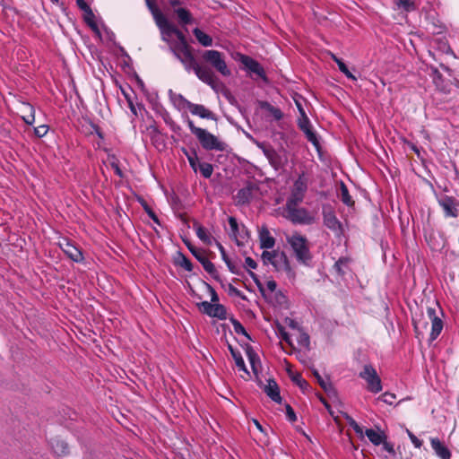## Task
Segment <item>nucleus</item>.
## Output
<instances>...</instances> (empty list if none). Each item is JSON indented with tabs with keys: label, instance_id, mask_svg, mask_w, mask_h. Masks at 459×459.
Segmentation results:
<instances>
[{
	"label": "nucleus",
	"instance_id": "nucleus-1",
	"mask_svg": "<svg viewBox=\"0 0 459 459\" xmlns=\"http://www.w3.org/2000/svg\"><path fill=\"white\" fill-rule=\"evenodd\" d=\"M287 243L290 245L293 255L298 263L309 265L313 259L310 251V245L307 237L299 232H294L286 238Z\"/></svg>",
	"mask_w": 459,
	"mask_h": 459
},
{
	"label": "nucleus",
	"instance_id": "nucleus-2",
	"mask_svg": "<svg viewBox=\"0 0 459 459\" xmlns=\"http://www.w3.org/2000/svg\"><path fill=\"white\" fill-rule=\"evenodd\" d=\"M187 126L190 132L196 137L201 146L206 151H224L225 143L219 140L217 136L207 130L196 126L194 122L188 118Z\"/></svg>",
	"mask_w": 459,
	"mask_h": 459
},
{
	"label": "nucleus",
	"instance_id": "nucleus-3",
	"mask_svg": "<svg viewBox=\"0 0 459 459\" xmlns=\"http://www.w3.org/2000/svg\"><path fill=\"white\" fill-rule=\"evenodd\" d=\"M201 60L203 65L215 70L222 76L229 77L231 75V71L227 65L223 53L215 49L204 50L201 54Z\"/></svg>",
	"mask_w": 459,
	"mask_h": 459
},
{
	"label": "nucleus",
	"instance_id": "nucleus-4",
	"mask_svg": "<svg viewBox=\"0 0 459 459\" xmlns=\"http://www.w3.org/2000/svg\"><path fill=\"white\" fill-rule=\"evenodd\" d=\"M184 69L187 73L194 72L196 77L204 83L209 85L211 88L215 89L218 83V78L214 72L202 62L199 63L195 58L194 61H190L183 65Z\"/></svg>",
	"mask_w": 459,
	"mask_h": 459
},
{
	"label": "nucleus",
	"instance_id": "nucleus-5",
	"mask_svg": "<svg viewBox=\"0 0 459 459\" xmlns=\"http://www.w3.org/2000/svg\"><path fill=\"white\" fill-rule=\"evenodd\" d=\"M257 147L263 152L270 165L275 170L283 169L288 163L287 156L280 154L272 145L265 143H258Z\"/></svg>",
	"mask_w": 459,
	"mask_h": 459
},
{
	"label": "nucleus",
	"instance_id": "nucleus-6",
	"mask_svg": "<svg viewBox=\"0 0 459 459\" xmlns=\"http://www.w3.org/2000/svg\"><path fill=\"white\" fill-rule=\"evenodd\" d=\"M184 243L187 247L191 254L198 260L203 265L204 269L216 281L220 280V275L215 268L213 263H212L205 255V251L199 249L191 244L189 240L183 239Z\"/></svg>",
	"mask_w": 459,
	"mask_h": 459
},
{
	"label": "nucleus",
	"instance_id": "nucleus-7",
	"mask_svg": "<svg viewBox=\"0 0 459 459\" xmlns=\"http://www.w3.org/2000/svg\"><path fill=\"white\" fill-rule=\"evenodd\" d=\"M359 377L364 379L367 383V389L374 394H377L382 391L381 378L377 375L376 368L370 365H365L363 370L359 374Z\"/></svg>",
	"mask_w": 459,
	"mask_h": 459
},
{
	"label": "nucleus",
	"instance_id": "nucleus-8",
	"mask_svg": "<svg viewBox=\"0 0 459 459\" xmlns=\"http://www.w3.org/2000/svg\"><path fill=\"white\" fill-rule=\"evenodd\" d=\"M445 218H457L459 216V201L453 196L442 195L437 199Z\"/></svg>",
	"mask_w": 459,
	"mask_h": 459
},
{
	"label": "nucleus",
	"instance_id": "nucleus-9",
	"mask_svg": "<svg viewBox=\"0 0 459 459\" xmlns=\"http://www.w3.org/2000/svg\"><path fill=\"white\" fill-rule=\"evenodd\" d=\"M322 214L324 225L332 230L336 237L340 238L342 236L344 232L343 227L334 212L331 208H324Z\"/></svg>",
	"mask_w": 459,
	"mask_h": 459
},
{
	"label": "nucleus",
	"instance_id": "nucleus-10",
	"mask_svg": "<svg viewBox=\"0 0 459 459\" xmlns=\"http://www.w3.org/2000/svg\"><path fill=\"white\" fill-rule=\"evenodd\" d=\"M286 218L294 224H312L314 218L309 214L307 209L293 207L285 209Z\"/></svg>",
	"mask_w": 459,
	"mask_h": 459
},
{
	"label": "nucleus",
	"instance_id": "nucleus-11",
	"mask_svg": "<svg viewBox=\"0 0 459 459\" xmlns=\"http://www.w3.org/2000/svg\"><path fill=\"white\" fill-rule=\"evenodd\" d=\"M58 246L62 251L74 262L82 263L84 260L83 254L80 248L66 238H62L58 241Z\"/></svg>",
	"mask_w": 459,
	"mask_h": 459
},
{
	"label": "nucleus",
	"instance_id": "nucleus-12",
	"mask_svg": "<svg viewBox=\"0 0 459 459\" xmlns=\"http://www.w3.org/2000/svg\"><path fill=\"white\" fill-rule=\"evenodd\" d=\"M298 126L305 134L307 141L316 148H319L320 144L316 134L313 131L310 120L306 113H303V117L298 119Z\"/></svg>",
	"mask_w": 459,
	"mask_h": 459
},
{
	"label": "nucleus",
	"instance_id": "nucleus-13",
	"mask_svg": "<svg viewBox=\"0 0 459 459\" xmlns=\"http://www.w3.org/2000/svg\"><path fill=\"white\" fill-rule=\"evenodd\" d=\"M239 61L249 73L255 74L260 78L266 80L264 69L255 59L247 55H240Z\"/></svg>",
	"mask_w": 459,
	"mask_h": 459
},
{
	"label": "nucleus",
	"instance_id": "nucleus-14",
	"mask_svg": "<svg viewBox=\"0 0 459 459\" xmlns=\"http://www.w3.org/2000/svg\"><path fill=\"white\" fill-rule=\"evenodd\" d=\"M427 314L429 318L431 320V333L430 340L434 341L437 338L443 329V322L437 316V311L434 307H428Z\"/></svg>",
	"mask_w": 459,
	"mask_h": 459
},
{
	"label": "nucleus",
	"instance_id": "nucleus-15",
	"mask_svg": "<svg viewBox=\"0 0 459 459\" xmlns=\"http://www.w3.org/2000/svg\"><path fill=\"white\" fill-rule=\"evenodd\" d=\"M262 260L264 264H272L276 270H279L278 266V259L282 260L286 264H288V258L284 252L281 254L278 251H268L264 250L262 253Z\"/></svg>",
	"mask_w": 459,
	"mask_h": 459
},
{
	"label": "nucleus",
	"instance_id": "nucleus-16",
	"mask_svg": "<svg viewBox=\"0 0 459 459\" xmlns=\"http://www.w3.org/2000/svg\"><path fill=\"white\" fill-rule=\"evenodd\" d=\"M193 116H196L203 119L217 121V116L204 105L192 103L188 108Z\"/></svg>",
	"mask_w": 459,
	"mask_h": 459
},
{
	"label": "nucleus",
	"instance_id": "nucleus-17",
	"mask_svg": "<svg viewBox=\"0 0 459 459\" xmlns=\"http://www.w3.org/2000/svg\"><path fill=\"white\" fill-rule=\"evenodd\" d=\"M260 248L270 249L275 245V238L271 235L268 228L263 225L258 231Z\"/></svg>",
	"mask_w": 459,
	"mask_h": 459
},
{
	"label": "nucleus",
	"instance_id": "nucleus-18",
	"mask_svg": "<svg viewBox=\"0 0 459 459\" xmlns=\"http://www.w3.org/2000/svg\"><path fill=\"white\" fill-rule=\"evenodd\" d=\"M264 392L266 394V395L273 402L277 403H281V396L280 394V388L277 384V382L270 378L267 380V384L264 386Z\"/></svg>",
	"mask_w": 459,
	"mask_h": 459
},
{
	"label": "nucleus",
	"instance_id": "nucleus-19",
	"mask_svg": "<svg viewBox=\"0 0 459 459\" xmlns=\"http://www.w3.org/2000/svg\"><path fill=\"white\" fill-rule=\"evenodd\" d=\"M431 447L435 454L441 459H450L452 455L450 450L444 445L438 437L430 438Z\"/></svg>",
	"mask_w": 459,
	"mask_h": 459
},
{
	"label": "nucleus",
	"instance_id": "nucleus-20",
	"mask_svg": "<svg viewBox=\"0 0 459 459\" xmlns=\"http://www.w3.org/2000/svg\"><path fill=\"white\" fill-rule=\"evenodd\" d=\"M171 34H174L179 43L172 48H170V49H185V48H191V46L188 44L187 40H186V38L185 36V34L180 30H178L175 25H173L170 30L167 32V35L170 36Z\"/></svg>",
	"mask_w": 459,
	"mask_h": 459
},
{
	"label": "nucleus",
	"instance_id": "nucleus-21",
	"mask_svg": "<svg viewBox=\"0 0 459 459\" xmlns=\"http://www.w3.org/2000/svg\"><path fill=\"white\" fill-rule=\"evenodd\" d=\"M307 190V178L305 172L299 175L298 178L294 181L291 192L305 196Z\"/></svg>",
	"mask_w": 459,
	"mask_h": 459
},
{
	"label": "nucleus",
	"instance_id": "nucleus-22",
	"mask_svg": "<svg viewBox=\"0 0 459 459\" xmlns=\"http://www.w3.org/2000/svg\"><path fill=\"white\" fill-rule=\"evenodd\" d=\"M172 53L175 57L182 64V65L190 61H194L195 58L193 54L192 47L185 49H172Z\"/></svg>",
	"mask_w": 459,
	"mask_h": 459
},
{
	"label": "nucleus",
	"instance_id": "nucleus-23",
	"mask_svg": "<svg viewBox=\"0 0 459 459\" xmlns=\"http://www.w3.org/2000/svg\"><path fill=\"white\" fill-rule=\"evenodd\" d=\"M157 26L160 28L162 33L167 34V32L170 30V28L173 26L167 17L161 13L160 10L156 11L155 13H152Z\"/></svg>",
	"mask_w": 459,
	"mask_h": 459
},
{
	"label": "nucleus",
	"instance_id": "nucleus-24",
	"mask_svg": "<svg viewBox=\"0 0 459 459\" xmlns=\"http://www.w3.org/2000/svg\"><path fill=\"white\" fill-rule=\"evenodd\" d=\"M193 227L198 238L205 245L210 246L212 242V237L208 230L199 222L195 221Z\"/></svg>",
	"mask_w": 459,
	"mask_h": 459
},
{
	"label": "nucleus",
	"instance_id": "nucleus-25",
	"mask_svg": "<svg viewBox=\"0 0 459 459\" xmlns=\"http://www.w3.org/2000/svg\"><path fill=\"white\" fill-rule=\"evenodd\" d=\"M169 95L171 101L177 106L178 108H189L193 102L189 101L186 99L182 94H177L173 92L172 90L169 91Z\"/></svg>",
	"mask_w": 459,
	"mask_h": 459
},
{
	"label": "nucleus",
	"instance_id": "nucleus-26",
	"mask_svg": "<svg viewBox=\"0 0 459 459\" xmlns=\"http://www.w3.org/2000/svg\"><path fill=\"white\" fill-rule=\"evenodd\" d=\"M365 435L368 438V440L375 446L381 445L385 439L386 436L383 432L377 431L373 429H367L365 430Z\"/></svg>",
	"mask_w": 459,
	"mask_h": 459
},
{
	"label": "nucleus",
	"instance_id": "nucleus-27",
	"mask_svg": "<svg viewBox=\"0 0 459 459\" xmlns=\"http://www.w3.org/2000/svg\"><path fill=\"white\" fill-rule=\"evenodd\" d=\"M228 348L235 360L238 369L242 370L245 374L249 376V372L247 371V369L246 368L245 361L242 358L240 351H238L237 349L233 348L232 345H230V344L228 345Z\"/></svg>",
	"mask_w": 459,
	"mask_h": 459
},
{
	"label": "nucleus",
	"instance_id": "nucleus-28",
	"mask_svg": "<svg viewBox=\"0 0 459 459\" xmlns=\"http://www.w3.org/2000/svg\"><path fill=\"white\" fill-rule=\"evenodd\" d=\"M22 120L27 125H33L35 122V109L30 103H22Z\"/></svg>",
	"mask_w": 459,
	"mask_h": 459
},
{
	"label": "nucleus",
	"instance_id": "nucleus-29",
	"mask_svg": "<svg viewBox=\"0 0 459 459\" xmlns=\"http://www.w3.org/2000/svg\"><path fill=\"white\" fill-rule=\"evenodd\" d=\"M174 13L178 16L179 24L184 26L193 22V16L187 9L179 7L175 9Z\"/></svg>",
	"mask_w": 459,
	"mask_h": 459
},
{
	"label": "nucleus",
	"instance_id": "nucleus-30",
	"mask_svg": "<svg viewBox=\"0 0 459 459\" xmlns=\"http://www.w3.org/2000/svg\"><path fill=\"white\" fill-rule=\"evenodd\" d=\"M253 187L251 186L243 187L239 189L237 193L236 198L238 200V204H248L252 199Z\"/></svg>",
	"mask_w": 459,
	"mask_h": 459
},
{
	"label": "nucleus",
	"instance_id": "nucleus-31",
	"mask_svg": "<svg viewBox=\"0 0 459 459\" xmlns=\"http://www.w3.org/2000/svg\"><path fill=\"white\" fill-rule=\"evenodd\" d=\"M193 34L195 35L197 41L203 46V47H211L212 45V38L204 32L199 28H195L193 30Z\"/></svg>",
	"mask_w": 459,
	"mask_h": 459
},
{
	"label": "nucleus",
	"instance_id": "nucleus-32",
	"mask_svg": "<svg viewBox=\"0 0 459 459\" xmlns=\"http://www.w3.org/2000/svg\"><path fill=\"white\" fill-rule=\"evenodd\" d=\"M338 196L340 197L341 201L349 207L353 206L355 204L349 193L347 186L342 181L340 184Z\"/></svg>",
	"mask_w": 459,
	"mask_h": 459
},
{
	"label": "nucleus",
	"instance_id": "nucleus-33",
	"mask_svg": "<svg viewBox=\"0 0 459 459\" xmlns=\"http://www.w3.org/2000/svg\"><path fill=\"white\" fill-rule=\"evenodd\" d=\"M51 447L57 455H65L69 453V447L66 442L61 439H54L51 441Z\"/></svg>",
	"mask_w": 459,
	"mask_h": 459
},
{
	"label": "nucleus",
	"instance_id": "nucleus-34",
	"mask_svg": "<svg viewBox=\"0 0 459 459\" xmlns=\"http://www.w3.org/2000/svg\"><path fill=\"white\" fill-rule=\"evenodd\" d=\"M259 105L261 108L267 110L275 120L279 121L283 117L282 111L279 108L273 106L269 102L261 101Z\"/></svg>",
	"mask_w": 459,
	"mask_h": 459
},
{
	"label": "nucleus",
	"instance_id": "nucleus-35",
	"mask_svg": "<svg viewBox=\"0 0 459 459\" xmlns=\"http://www.w3.org/2000/svg\"><path fill=\"white\" fill-rule=\"evenodd\" d=\"M313 376L316 377L318 385L327 394L334 392V387L329 380L324 379L316 369H313Z\"/></svg>",
	"mask_w": 459,
	"mask_h": 459
},
{
	"label": "nucleus",
	"instance_id": "nucleus-36",
	"mask_svg": "<svg viewBox=\"0 0 459 459\" xmlns=\"http://www.w3.org/2000/svg\"><path fill=\"white\" fill-rule=\"evenodd\" d=\"M289 376L293 383H295L299 387L305 392L306 390L310 388V385L307 380H305L300 373H293L289 370Z\"/></svg>",
	"mask_w": 459,
	"mask_h": 459
},
{
	"label": "nucleus",
	"instance_id": "nucleus-37",
	"mask_svg": "<svg viewBox=\"0 0 459 459\" xmlns=\"http://www.w3.org/2000/svg\"><path fill=\"white\" fill-rule=\"evenodd\" d=\"M212 317H216L220 320H224L227 318V310L226 307L219 303L213 304L212 312L211 315Z\"/></svg>",
	"mask_w": 459,
	"mask_h": 459
},
{
	"label": "nucleus",
	"instance_id": "nucleus-38",
	"mask_svg": "<svg viewBox=\"0 0 459 459\" xmlns=\"http://www.w3.org/2000/svg\"><path fill=\"white\" fill-rule=\"evenodd\" d=\"M305 196L290 192V197L287 199L285 209L298 207L303 201Z\"/></svg>",
	"mask_w": 459,
	"mask_h": 459
},
{
	"label": "nucleus",
	"instance_id": "nucleus-39",
	"mask_svg": "<svg viewBox=\"0 0 459 459\" xmlns=\"http://www.w3.org/2000/svg\"><path fill=\"white\" fill-rule=\"evenodd\" d=\"M176 264L183 267L187 272H192L194 269L192 262L182 253H178Z\"/></svg>",
	"mask_w": 459,
	"mask_h": 459
},
{
	"label": "nucleus",
	"instance_id": "nucleus-40",
	"mask_svg": "<svg viewBox=\"0 0 459 459\" xmlns=\"http://www.w3.org/2000/svg\"><path fill=\"white\" fill-rule=\"evenodd\" d=\"M395 4L399 9L407 13L416 10L415 3L412 0H396Z\"/></svg>",
	"mask_w": 459,
	"mask_h": 459
},
{
	"label": "nucleus",
	"instance_id": "nucleus-41",
	"mask_svg": "<svg viewBox=\"0 0 459 459\" xmlns=\"http://www.w3.org/2000/svg\"><path fill=\"white\" fill-rule=\"evenodd\" d=\"M84 22L88 24V26L93 30L98 31L99 28L95 22V15L91 10V8L88 9L84 12Z\"/></svg>",
	"mask_w": 459,
	"mask_h": 459
},
{
	"label": "nucleus",
	"instance_id": "nucleus-42",
	"mask_svg": "<svg viewBox=\"0 0 459 459\" xmlns=\"http://www.w3.org/2000/svg\"><path fill=\"white\" fill-rule=\"evenodd\" d=\"M299 335L297 337V341L299 345L301 347L309 350L310 347V337L309 335L303 331V329L298 332Z\"/></svg>",
	"mask_w": 459,
	"mask_h": 459
},
{
	"label": "nucleus",
	"instance_id": "nucleus-43",
	"mask_svg": "<svg viewBox=\"0 0 459 459\" xmlns=\"http://www.w3.org/2000/svg\"><path fill=\"white\" fill-rule=\"evenodd\" d=\"M230 320L233 325V328H234V331L236 333L242 334V335L246 336L248 340H251L250 335L247 333L245 327L241 325V323L238 320H237L234 317H230Z\"/></svg>",
	"mask_w": 459,
	"mask_h": 459
},
{
	"label": "nucleus",
	"instance_id": "nucleus-44",
	"mask_svg": "<svg viewBox=\"0 0 459 459\" xmlns=\"http://www.w3.org/2000/svg\"><path fill=\"white\" fill-rule=\"evenodd\" d=\"M198 169L202 176L205 178H211L213 172L212 165L207 162H199Z\"/></svg>",
	"mask_w": 459,
	"mask_h": 459
},
{
	"label": "nucleus",
	"instance_id": "nucleus-45",
	"mask_svg": "<svg viewBox=\"0 0 459 459\" xmlns=\"http://www.w3.org/2000/svg\"><path fill=\"white\" fill-rule=\"evenodd\" d=\"M228 221H229V225L230 227V230H231V235L234 238V239L236 240L237 244L239 246L240 243L238 239V237L239 235V229H238V221H237L236 218H234L232 216L230 217Z\"/></svg>",
	"mask_w": 459,
	"mask_h": 459
},
{
	"label": "nucleus",
	"instance_id": "nucleus-46",
	"mask_svg": "<svg viewBox=\"0 0 459 459\" xmlns=\"http://www.w3.org/2000/svg\"><path fill=\"white\" fill-rule=\"evenodd\" d=\"M140 204H142L144 212L148 214V216L157 224H160V220L154 211L149 206L147 202L143 198L140 200Z\"/></svg>",
	"mask_w": 459,
	"mask_h": 459
},
{
	"label": "nucleus",
	"instance_id": "nucleus-47",
	"mask_svg": "<svg viewBox=\"0 0 459 459\" xmlns=\"http://www.w3.org/2000/svg\"><path fill=\"white\" fill-rule=\"evenodd\" d=\"M198 307L203 313L211 316L213 307V304L212 302L203 301L198 304Z\"/></svg>",
	"mask_w": 459,
	"mask_h": 459
},
{
	"label": "nucleus",
	"instance_id": "nucleus-48",
	"mask_svg": "<svg viewBox=\"0 0 459 459\" xmlns=\"http://www.w3.org/2000/svg\"><path fill=\"white\" fill-rule=\"evenodd\" d=\"M228 293L230 296H237L242 299L243 300L247 299L246 295L238 290L236 287H234L231 283L228 284Z\"/></svg>",
	"mask_w": 459,
	"mask_h": 459
},
{
	"label": "nucleus",
	"instance_id": "nucleus-49",
	"mask_svg": "<svg viewBox=\"0 0 459 459\" xmlns=\"http://www.w3.org/2000/svg\"><path fill=\"white\" fill-rule=\"evenodd\" d=\"M348 263V259L345 258V257H341L339 258L334 265H333V268L335 269V271L341 274V275H343L344 274V271L342 270V266L346 265V264Z\"/></svg>",
	"mask_w": 459,
	"mask_h": 459
},
{
	"label": "nucleus",
	"instance_id": "nucleus-50",
	"mask_svg": "<svg viewBox=\"0 0 459 459\" xmlns=\"http://www.w3.org/2000/svg\"><path fill=\"white\" fill-rule=\"evenodd\" d=\"M378 399L386 404L392 405L394 403L396 396L394 394L386 392L383 394Z\"/></svg>",
	"mask_w": 459,
	"mask_h": 459
},
{
	"label": "nucleus",
	"instance_id": "nucleus-51",
	"mask_svg": "<svg viewBox=\"0 0 459 459\" xmlns=\"http://www.w3.org/2000/svg\"><path fill=\"white\" fill-rule=\"evenodd\" d=\"M278 333L281 336V340H283L288 344L291 345V341L290 334L286 332L285 328L282 325L277 326Z\"/></svg>",
	"mask_w": 459,
	"mask_h": 459
},
{
	"label": "nucleus",
	"instance_id": "nucleus-52",
	"mask_svg": "<svg viewBox=\"0 0 459 459\" xmlns=\"http://www.w3.org/2000/svg\"><path fill=\"white\" fill-rule=\"evenodd\" d=\"M285 409L287 420L291 423L295 422L297 420V416L293 408L290 404H286Z\"/></svg>",
	"mask_w": 459,
	"mask_h": 459
},
{
	"label": "nucleus",
	"instance_id": "nucleus-53",
	"mask_svg": "<svg viewBox=\"0 0 459 459\" xmlns=\"http://www.w3.org/2000/svg\"><path fill=\"white\" fill-rule=\"evenodd\" d=\"M186 156H187V160H188V162L191 166V168L194 169V171H197V168H198V157L196 155V152H194L192 155H188L186 152Z\"/></svg>",
	"mask_w": 459,
	"mask_h": 459
},
{
	"label": "nucleus",
	"instance_id": "nucleus-54",
	"mask_svg": "<svg viewBox=\"0 0 459 459\" xmlns=\"http://www.w3.org/2000/svg\"><path fill=\"white\" fill-rule=\"evenodd\" d=\"M48 126L47 125H41L34 128V133L38 137H43L47 134Z\"/></svg>",
	"mask_w": 459,
	"mask_h": 459
},
{
	"label": "nucleus",
	"instance_id": "nucleus-55",
	"mask_svg": "<svg viewBox=\"0 0 459 459\" xmlns=\"http://www.w3.org/2000/svg\"><path fill=\"white\" fill-rule=\"evenodd\" d=\"M407 434H408V436L410 437V440L413 444V446L416 448H420L421 446H422V441L420 439H419L411 431H410L408 429H407Z\"/></svg>",
	"mask_w": 459,
	"mask_h": 459
},
{
	"label": "nucleus",
	"instance_id": "nucleus-56",
	"mask_svg": "<svg viewBox=\"0 0 459 459\" xmlns=\"http://www.w3.org/2000/svg\"><path fill=\"white\" fill-rule=\"evenodd\" d=\"M206 288L208 289L210 294H211V302L215 304L219 301V296L215 290L208 283H205Z\"/></svg>",
	"mask_w": 459,
	"mask_h": 459
},
{
	"label": "nucleus",
	"instance_id": "nucleus-57",
	"mask_svg": "<svg viewBox=\"0 0 459 459\" xmlns=\"http://www.w3.org/2000/svg\"><path fill=\"white\" fill-rule=\"evenodd\" d=\"M285 322L287 324V325L293 329V330H297L298 332L299 330H301L302 328L299 326V323L297 321H295L294 319H291V318H286L285 319Z\"/></svg>",
	"mask_w": 459,
	"mask_h": 459
},
{
	"label": "nucleus",
	"instance_id": "nucleus-58",
	"mask_svg": "<svg viewBox=\"0 0 459 459\" xmlns=\"http://www.w3.org/2000/svg\"><path fill=\"white\" fill-rule=\"evenodd\" d=\"M340 71L344 74L346 75V77H348L349 79H351L353 81H356L357 80V77L354 76L351 71L349 70V68L347 67L346 65H340Z\"/></svg>",
	"mask_w": 459,
	"mask_h": 459
},
{
	"label": "nucleus",
	"instance_id": "nucleus-59",
	"mask_svg": "<svg viewBox=\"0 0 459 459\" xmlns=\"http://www.w3.org/2000/svg\"><path fill=\"white\" fill-rule=\"evenodd\" d=\"M340 71L344 74L346 75V77H348L349 79H351L353 81H356L357 80V77L354 76L351 71L349 70V68L347 67L346 65H340Z\"/></svg>",
	"mask_w": 459,
	"mask_h": 459
},
{
	"label": "nucleus",
	"instance_id": "nucleus-60",
	"mask_svg": "<svg viewBox=\"0 0 459 459\" xmlns=\"http://www.w3.org/2000/svg\"><path fill=\"white\" fill-rule=\"evenodd\" d=\"M247 356L250 360L251 367H252L253 370L255 372L256 371V368H255V356L256 355L252 350H249V351H247Z\"/></svg>",
	"mask_w": 459,
	"mask_h": 459
},
{
	"label": "nucleus",
	"instance_id": "nucleus-61",
	"mask_svg": "<svg viewBox=\"0 0 459 459\" xmlns=\"http://www.w3.org/2000/svg\"><path fill=\"white\" fill-rule=\"evenodd\" d=\"M224 263L227 264V267L228 269L230 270V273H234V274H238V268L236 267V265L230 261V259L229 258L228 260L224 261Z\"/></svg>",
	"mask_w": 459,
	"mask_h": 459
},
{
	"label": "nucleus",
	"instance_id": "nucleus-62",
	"mask_svg": "<svg viewBox=\"0 0 459 459\" xmlns=\"http://www.w3.org/2000/svg\"><path fill=\"white\" fill-rule=\"evenodd\" d=\"M432 74H433V80L435 83H437V82L443 81V75L441 73L437 70V68H432Z\"/></svg>",
	"mask_w": 459,
	"mask_h": 459
},
{
	"label": "nucleus",
	"instance_id": "nucleus-63",
	"mask_svg": "<svg viewBox=\"0 0 459 459\" xmlns=\"http://www.w3.org/2000/svg\"><path fill=\"white\" fill-rule=\"evenodd\" d=\"M146 1V4L149 8V10L151 11L152 13H155L156 11H159L160 9L158 8L156 3L154 0H145Z\"/></svg>",
	"mask_w": 459,
	"mask_h": 459
},
{
	"label": "nucleus",
	"instance_id": "nucleus-64",
	"mask_svg": "<svg viewBox=\"0 0 459 459\" xmlns=\"http://www.w3.org/2000/svg\"><path fill=\"white\" fill-rule=\"evenodd\" d=\"M246 265L250 269H256L257 264L256 262L250 256L246 257L245 259Z\"/></svg>",
	"mask_w": 459,
	"mask_h": 459
}]
</instances>
